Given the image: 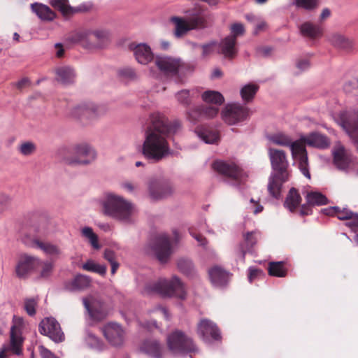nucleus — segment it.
Returning <instances> with one entry per match:
<instances>
[{
	"mask_svg": "<svg viewBox=\"0 0 358 358\" xmlns=\"http://www.w3.org/2000/svg\"><path fill=\"white\" fill-rule=\"evenodd\" d=\"M180 128L178 120L170 122L162 113L154 112L150 115V125L145 131L142 153L147 159L158 162L171 154L167 138Z\"/></svg>",
	"mask_w": 358,
	"mask_h": 358,
	"instance_id": "nucleus-1",
	"label": "nucleus"
},
{
	"mask_svg": "<svg viewBox=\"0 0 358 358\" xmlns=\"http://www.w3.org/2000/svg\"><path fill=\"white\" fill-rule=\"evenodd\" d=\"M268 154L273 172L268 183V191L274 198L280 196L282 185L289 180V163L283 150L268 148Z\"/></svg>",
	"mask_w": 358,
	"mask_h": 358,
	"instance_id": "nucleus-2",
	"label": "nucleus"
},
{
	"mask_svg": "<svg viewBox=\"0 0 358 358\" xmlns=\"http://www.w3.org/2000/svg\"><path fill=\"white\" fill-rule=\"evenodd\" d=\"M102 205L105 215L126 224L135 222L136 207L123 196L112 192L107 193Z\"/></svg>",
	"mask_w": 358,
	"mask_h": 358,
	"instance_id": "nucleus-3",
	"label": "nucleus"
},
{
	"mask_svg": "<svg viewBox=\"0 0 358 358\" xmlns=\"http://www.w3.org/2000/svg\"><path fill=\"white\" fill-rule=\"evenodd\" d=\"M142 293L148 295L157 294L164 298L176 297L181 300L187 297L186 287L176 275H173L171 279L160 278L156 281L147 283Z\"/></svg>",
	"mask_w": 358,
	"mask_h": 358,
	"instance_id": "nucleus-4",
	"label": "nucleus"
},
{
	"mask_svg": "<svg viewBox=\"0 0 358 358\" xmlns=\"http://www.w3.org/2000/svg\"><path fill=\"white\" fill-rule=\"evenodd\" d=\"M267 138L273 144L289 147L291 150L293 158L298 162L301 172L307 178H310L307 152L305 146L301 141H293L289 136L282 133L268 136Z\"/></svg>",
	"mask_w": 358,
	"mask_h": 358,
	"instance_id": "nucleus-5",
	"label": "nucleus"
},
{
	"mask_svg": "<svg viewBox=\"0 0 358 358\" xmlns=\"http://www.w3.org/2000/svg\"><path fill=\"white\" fill-rule=\"evenodd\" d=\"M173 238L171 240L168 234H158L152 245V250L157 260L161 264L167 263L173 252V246L178 243L180 236L177 229H173Z\"/></svg>",
	"mask_w": 358,
	"mask_h": 358,
	"instance_id": "nucleus-6",
	"label": "nucleus"
},
{
	"mask_svg": "<svg viewBox=\"0 0 358 358\" xmlns=\"http://www.w3.org/2000/svg\"><path fill=\"white\" fill-rule=\"evenodd\" d=\"M166 343L169 350L175 355L196 350L192 339L180 330L171 333L167 336Z\"/></svg>",
	"mask_w": 358,
	"mask_h": 358,
	"instance_id": "nucleus-7",
	"label": "nucleus"
},
{
	"mask_svg": "<svg viewBox=\"0 0 358 358\" xmlns=\"http://www.w3.org/2000/svg\"><path fill=\"white\" fill-rule=\"evenodd\" d=\"M250 115V108L238 102L227 103L221 112L223 121L229 125H239Z\"/></svg>",
	"mask_w": 358,
	"mask_h": 358,
	"instance_id": "nucleus-8",
	"label": "nucleus"
},
{
	"mask_svg": "<svg viewBox=\"0 0 358 358\" xmlns=\"http://www.w3.org/2000/svg\"><path fill=\"white\" fill-rule=\"evenodd\" d=\"M72 153L73 156L64 157L65 163L71 166L87 165L96 157L93 148L85 143L76 145L72 149Z\"/></svg>",
	"mask_w": 358,
	"mask_h": 358,
	"instance_id": "nucleus-9",
	"label": "nucleus"
},
{
	"mask_svg": "<svg viewBox=\"0 0 358 358\" xmlns=\"http://www.w3.org/2000/svg\"><path fill=\"white\" fill-rule=\"evenodd\" d=\"M173 192L171 182L164 176L152 178L148 182V194L150 199L159 201L167 198Z\"/></svg>",
	"mask_w": 358,
	"mask_h": 358,
	"instance_id": "nucleus-10",
	"label": "nucleus"
},
{
	"mask_svg": "<svg viewBox=\"0 0 358 358\" xmlns=\"http://www.w3.org/2000/svg\"><path fill=\"white\" fill-rule=\"evenodd\" d=\"M212 168L217 173L230 180L236 182V183H233V185L241 182L246 176L243 171L234 163H228L222 160H217L212 164Z\"/></svg>",
	"mask_w": 358,
	"mask_h": 358,
	"instance_id": "nucleus-11",
	"label": "nucleus"
},
{
	"mask_svg": "<svg viewBox=\"0 0 358 358\" xmlns=\"http://www.w3.org/2000/svg\"><path fill=\"white\" fill-rule=\"evenodd\" d=\"M39 332L48 336L55 343H60L64 340V335L60 325L53 317H46L41 322Z\"/></svg>",
	"mask_w": 358,
	"mask_h": 358,
	"instance_id": "nucleus-12",
	"label": "nucleus"
},
{
	"mask_svg": "<svg viewBox=\"0 0 358 358\" xmlns=\"http://www.w3.org/2000/svg\"><path fill=\"white\" fill-rule=\"evenodd\" d=\"M198 334L206 343H211L221 338L220 332L216 324L207 319H202L197 325Z\"/></svg>",
	"mask_w": 358,
	"mask_h": 358,
	"instance_id": "nucleus-13",
	"label": "nucleus"
},
{
	"mask_svg": "<svg viewBox=\"0 0 358 358\" xmlns=\"http://www.w3.org/2000/svg\"><path fill=\"white\" fill-rule=\"evenodd\" d=\"M41 265V261L39 258L23 255L16 265L15 271L19 278H25L29 274L36 271Z\"/></svg>",
	"mask_w": 358,
	"mask_h": 358,
	"instance_id": "nucleus-14",
	"label": "nucleus"
},
{
	"mask_svg": "<svg viewBox=\"0 0 358 358\" xmlns=\"http://www.w3.org/2000/svg\"><path fill=\"white\" fill-rule=\"evenodd\" d=\"M83 305L90 317L95 320H101L107 315L104 304L97 298L89 296L83 299Z\"/></svg>",
	"mask_w": 358,
	"mask_h": 358,
	"instance_id": "nucleus-15",
	"label": "nucleus"
},
{
	"mask_svg": "<svg viewBox=\"0 0 358 358\" xmlns=\"http://www.w3.org/2000/svg\"><path fill=\"white\" fill-rule=\"evenodd\" d=\"M333 156L336 166L340 170L348 171L352 162L350 152L338 143L333 150Z\"/></svg>",
	"mask_w": 358,
	"mask_h": 358,
	"instance_id": "nucleus-16",
	"label": "nucleus"
},
{
	"mask_svg": "<svg viewBox=\"0 0 358 358\" xmlns=\"http://www.w3.org/2000/svg\"><path fill=\"white\" fill-rule=\"evenodd\" d=\"M25 322L22 317L14 316L13 318V324L10 327V341L9 343L22 350L24 338L22 333L25 329Z\"/></svg>",
	"mask_w": 358,
	"mask_h": 358,
	"instance_id": "nucleus-17",
	"label": "nucleus"
},
{
	"mask_svg": "<svg viewBox=\"0 0 358 358\" xmlns=\"http://www.w3.org/2000/svg\"><path fill=\"white\" fill-rule=\"evenodd\" d=\"M103 332L108 342L119 346L123 343L124 332L120 325L117 323H108L103 328Z\"/></svg>",
	"mask_w": 358,
	"mask_h": 358,
	"instance_id": "nucleus-18",
	"label": "nucleus"
},
{
	"mask_svg": "<svg viewBox=\"0 0 358 358\" xmlns=\"http://www.w3.org/2000/svg\"><path fill=\"white\" fill-rule=\"evenodd\" d=\"M340 124L350 136L358 134V113L356 111L341 113Z\"/></svg>",
	"mask_w": 358,
	"mask_h": 358,
	"instance_id": "nucleus-19",
	"label": "nucleus"
},
{
	"mask_svg": "<svg viewBox=\"0 0 358 358\" xmlns=\"http://www.w3.org/2000/svg\"><path fill=\"white\" fill-rule=\"evenodd\" d=\"M135 59L142 65H147L154 59V54L146 43L132 44L130 45Z\"/></svg>",
	"mask_w": 358,
	"mask_h": 358,
	"instance_id": "nucleus-20",
	"label": "nucleus"
},
{
	"mask_svg": "<svg viewBox=\"0 0 358 358\" xmlns=\"http://www.w3.org/2000/svg\"><path fill=\"white\" fill-rule=\"evenodd\" d=\"M141 350L150 358H166L164 346L155 339H148L143 342Z\"/></svg>",
	"mask_w": 358,
	"mask_h": 358,
	"instance_id": "nucleus-21",
	"label": "nucleus"
},
{
	"mask_svg": "<svg viewBox=\"0 0 358 358\" xmlns=\"http://www.w3.org/2000/svg\"><path fill=\"white\" fill-rule=\"evenodd\" d=\"M302 144H306L309 146L325 149L330 145L329 139L324 134L319 132H312L308 135L302 136L300 140Z\"/></svg>",
	"mask_w": 358,
	"mask_h": 358,
	"instance_id": "nucleus-22",
	"label": "nucleus"
},
{
	"mask_svg": "<svg viewBox=\"0 0 358 358\" xmlns=\"http://www.w3.org/2000/svg\"><path fill=\"white\" fill-rule=\"evenodd\" d=\"M157 68L167 74L176 73L180 66V60L170 57L157 56L155 60Z\"/></svg>",
	"mask_w": 358,
	"mask_h": 358,
	"instance_id": "nucleus-23",
	"label": "nucleus"
},
{
	"mask_svg": "<svg viewBox=\"0 0 358 358\" xmlns=\"http://www.w3.org/2000/svg\"><path fill=\"white\" fill-rule=\"evenodd\" d=\"M208 275L213 285L218 288L226 286L230 278L229 273L218 266H215L210 268Z\"/></svg>",
	"mask_w": 358,
	"mask_h": 358,
	"instance_id": "nucleus-24",
	"label": "nucleus"
},
{
	"mask_svg": "<svg viewBox=\"0 0 358 358\" xmlns=\"http://www.w3.org/2000/svg\"><path fill=\"white\" fill-rule=\"evenodd\" d=\"M256 234V232L252 231L248 232L244 235V241L240 244L236 251L239 261L244 262L245 254L252 253L253 252V247L257 242Z\"/></svg>",
	"mask_w": 358,
	"mask_h": 358,
	"instance_id": "nucleus-25",
	"label": "nucleus"
},
{
	"mask_svg": "<svg viewBox=\"0 0 358 358\" xmlns=\"http://www.w3.org/2000/svg\"><path fill=\"white\" fill-rule=\"evenodd\" d=\"M99 108L93 104L80 103L71 110V115L75 118H91L99 115Z\"/></svg>",
	"mask_w": 358,
	"mask_h": 358,
	"instance_id": "nucleus-26",
	"label": "nucleus"
},
{
	"mask_svg": "<svg viewBox=\"0 0 358 358\" xmlns=\"http://www.w3.org/2000/svg\"><path fill=\"white\" fill-rule=\"evenodd\" d=\"M195 134L206 144H217L220 141L219 133L206 126H199L195 129Z\"/></svg>",
	"mask_w": 358,
	"mask_h": 358,
	"instance_id": "nucleus-27",
	"label": "nucleus"
},
{
	"mask_svg": "<svg viewBox=\"0 0 358 358\" xmlns=\"http://www.w3.org/2000/svg\"><path fill=\"white\" fill-rule=\"evenodd\" d=\"M90 29L76 31L71 33L66 38L69 42L80 43L86 48H92L93 40L90 38Z\"/></svg>",
	"mask_w": 358,
	"mask_h": 358,
	"instance_id": "nucleus-28",
	"label": "nucleus"
},
{
	"mask_svg": "<svg viewBox=\"0 0 358 358\" xmlns=\"http://www.w3.org/2000/svg\"><path fill=\"white\" fill-rule=\"evenodd\" d=\"M204 231L209 234H214L213 231L208 228L205 220H201L194 227L189 229L190 235L198 242L199 245L203 247H206L208 243L206 238L200 234Z\"/></svg>",
	"mask_w": 358,
	"mask_h": 358,
	"instance_id": "nucleus-29",
	"label": "nucleus"
},
{
	"mask_svg": "<svg viewBox=\"0 0 358 358\" xmlns=\"http://www.w3.org/2000/svg\"><path fill=\"white\" fill-rule=\"evenodd\" d=\"M220 52L229 59H233L238 52L236 40L233 36H227L223 38L220 45Z\"/></svg>",
	"mask_w": 358,
	"mask_h": 358,
	"instance_id": "nucleus-30",
	"label": "nucleus"
},
{
	"mask_svg": "<svg viewBox=\"0 0 358 358\" xmlns=\"http://www.w3.org/2000/svg\"><path fill=\"white\" fill-rule=\"evenodd\" d=\"M328 40L334 47L345 52H349L354 48L353 41L341 34L334 33L329 35Z\"/></svg>",
	"mask_w": 358,
	"mask_h": 358,
	"instance_id": "nucleus-31",
	"label": "nucleus"
},
{
	"mask_svg": "<svg viewBox=\"0 0 358 358\" xmlns=\"http://www.w3.org/2000/svg\"><path fill=\"white\" fill-rule=\"evenodd\" d=\"M55 71L56 80L63 85L71 84L75 80V71L69 66H58L55 69Z\"/></svg>",
	"mask_w": 358,
	"mask_h": 358,
	"instance_id": "nucleus-32",
	"label": "nucleus"
},
{
	"mask_svg": "<svg viewBox=\"0 0 358 358\" xmlns=\"http://www.w3.org/2000/svg\"><path fill=\"white\" fill-rule=\"evenodd\" d=\"M91 279L85 275H78L73 280L65 284V288L69 291L85 289L90 286Z\"/></svg>",
	"mask_w": 358,
	"mask_h": 358,
	"instance_id": "nucleus-33",
	"label": "nucleus"
},
{
	"mask_svg": "<svg viewBox=\"0 0 358 358\" xmlns=\"http://www.w3.org/2000/svg\"><path fill=\"white\" fill-rule=\"evenodd\" d=\"M90 38L93 40L92 48H100L105 45L110 38V33L103 29H90Z\"/></svg>",
	"mask_w": 358,
	"mask_h": 358,
	"instance_id": "nucleus-34",
	"label": "nucleus"
},
{
	"mask_svg": "<svg viewBox=\"0 0 358 358\" xmlns=\"http://www.w3.org/2000/svg\"><path fill=\"white\" fill-rule=\"evenodd\" d=\"M32 247L37 248L46 255L52 257H58L62 253L60 248L57 245L50 242H42L37 238L33 240Z\"/></svg>",
	"mask_w": 358,
	"mask_h": 358,
	"instance_id": "nucleus-35",
	"label": "nucleus"
},
{
	"mask_svg": "<svg viewBox=\"0 0 358 358\" xmlns=\"http://www.w3.org/2000/svg\"><path fill=\"white\" fill-rule=\"evenodd\" d=\"M301 197L295 188L289 191L284 202V206L290 212H294L301 204Z\"/></svg>",
	"mask_w": 358,
	"mask_h": 358,
	"instance_id": "nucleus-36",
	"label": "nucleus"
},
{
	"mask_svg": "<svg viewBox=\"0 0 358 358\" xmlns=\"http://www.w3.org/2000/svg\"><path fill=\"white\" fill-rule=\"evenodd\" d=\"M31 9L43 20L50 21L55 17L54 12L48 6L43 4L33 3L31 4Z\"/></svg>",
	"mask_w": 358,
	"mask_h": 358,
	"instance_id": "nucleus-37",
	"label": "nucleus"
},
{
	"mask_svg": "<svg viewBox=\"0 0 358 358\" xmlns=\"http://www.w3.org/2000/svg\"><path fill=\"white\" fill-rule=\"evenodd\" d=\"M171 21L175 24L174 35L176 38H180L188 31L192 30L188 20L179 17H172Z\"/></svg>",
	"mask_w": 358,
	"mask_h": 358,
	"instance_id": "nucleus-38",
	"label": "nucleus"
},
{
	"mask_svg": "<svg viewBox=\"0 0 358 358\" xmlns=\"http://www.w3.org/2000/svg\"><path fill=\"white\" fill-rule=\"evenodd\" d=\"M259 90V86L255 83L244 85L240 90V94L245 103L251 102Z\"/></svg>",
	"mask_w": 358,
	"mask_h": 358,
	"instance_id": "nucleus-39",
	"label": "nucleus"
},
{
	"mask_svg": "<svg viewBox=\"0 0 358 358\" xmlns=\"http://www.w3.org/2000/svg\"><path fill=\"white\" fill-rule=\"evenodd\" d=\"M300 31L303 36L311 38H315L320 36L322 34V29L320 27L308 22H304L301 25Z\"/></svg>",
	"mask_w": 358,
	"mask_h": 358,
	"instance_id": "nucleus-40",
	"label": "nucleus"
},
{
	"mask_svg": "<svg viewBox=\"0 0 358 358\" xmlns=\"http://www.w3.org/2000/svg\"><path fill=\"white\" fill-rule=\"evenodd\" d=\"M202 100L208 103H213L217 106L222 105L224 101L222 94L214 90H207L201 94Z\"/></svg>",
	"mask_w": 358,
	"mask_h": 358,
	"instance_id": "nucleus-41",
	"label": "nucleus"
},
{
	"mask_svg": "<svg viewBox=\"0 0 358 358\" xmlns=\"http://www.w3.org/2000/svg\"><path fill=\"white\" fill-rule=\"evenodd\" d=\"M177 267L178 270L187 276H194L196 274V270L192 261L188 258L182 257L177 261Z\"/></svg>",
	"mask_w": 358,
	"mask_h": 358,
	"instance_id": "nucleus-42",
	"label": "nucleus"
},
{
	"mask_svg": "<svg viewBox=\"0 0 358 358\" xmlns=\"http://www.w3.org/2000/svg\"><path fill=\"white\" fill-rule=\"evenodd\" d=\"M322 212L328 215H336L341 220H348L352 216V212L347 208L341 209L339 207L334 206L322 210Z\"/></svg>",
	"mask_w": 358,
	"mask_h": 358,
	"instance_id": "nucleus-43",
	"label": "nucleus"
},
{
	"mask_svg": "<svg viewBox=\"0 0 358 358\" xmlns=\"http://www.w3.org/2000/svg\"><path fill=\"white\" fill-rule=\"evenodd\" d=\"M308 204L310 206L325 205L328 202L327 198L319 192L311 191L306 196Z\"/></svg>",
	"mask_w": 358,
	"mask_h": 358,
	"instance_id": "nucleus-44",
	"label": "nucleus"
},
{
	"mask_svg": "<svg viewBox=\"0 0 358 358\" xmlns=\"http://www.w3.org/2000/svg\"><path fill=\"white\" fill-rule=\"evenodd\" d=\"M80 232L81 235L89 241L91 246L94 250H99L101 248V245L99 243L98 236L94 232L92 227H85L82 228Z\"/></svg>",
	"mask_w": 358,
	"mask_h": 358,
	"instance_id": "nucleus-45",
	"label": "nucleus"
},
{
	"mask_svg": "<svg viewBox=\"0 0 358 358\" xmlns=\"http://www.w3.org/2000/svg\"><path fill=\"white\" fill-rule=\"evenodd\" d=\"M199 94V91L197 89L192 90H182L176 94V97L178 102L187 106L191 103V97L197 96Z\"/></svg>",
	"mask_w": 358,
	"mask_h": 358,
	"instance_id": "nucleus-46",
	"label": "nucleus"
},
{
	"mask_svg": "<svg viewBox=\"0 0 358 358\" xmlns=\"http://www.w3.org/2000/svg\"><path fill=\"white\" fill-rule=\"evenodd\" d=\"M83 270L90 272L98 273L101 275H104L106 273L107 268L103 264H100L93 260H87L82 265Z\"/></svg>",
	"mask_w": 358,
	"mask_h": 358,
	"instance_id": "nucleus-47",
	"label": "nucleus"
},
{
	"mask_svg": "<svg viewBox=\"0 0 358 358\" xmlns=\"http://www.w3.org/2000/svg\"><path fill=\"white\" fill-rule=\"evenodd\" d=\"M22 350L20 349L19 347H16L14 345L8 343L4 344L0 349V358H8L10 354L16 355H20Z\"/></svg>",
	"mask_w": 358,
	"mask_h": 358,
	"instance_id": "nucleus-48",
	"label": "nucleus"
},
{
	"mask_svg": "<svg viewBox=\"0 0 358 358\" xmlns=\"http://www.w3.org/2000/svg\"><path fill=\"white\" fill-rule=\"evenodd\" d=\"M268 273L276 277H284L286 271L284 268L282 262H271L268 266Z\"/></svg>",
	"mask_w": 358,
	"mask_h": 358,
	"instance_id": "nucleus-49",
	"label": "nucleus"
},
{
	"mask_svg": "<svg viewBox=\"0 0 358 358\" xmlns=\"http://www.w3.org/2000/svg\"><path fill=\"white\" fill-rule=\"evenodd\" d=\"M86 344L91 348L100 350L102 349L101 341L92 332H87L85 337Z\"/></svg>",
	"mask_w": 358,
	"mask_h": 358,
	"instance_id": "nucleus-50",
	"label": "nucleus"
},
{
	"mask_svg": "<svg viewBox=\"0 0 358 358\" xmlns=\"http://www.w3.org/2000/svg\"><path fill=\"white\" fill-rule=\"evenodd\" d=\"M187 20L191 29L204 28L206 26V20L203 15H196Z\"/></svg>",
	"mask_w": 358,
	"mask_h": 358,
	"instance_id": "nucleus-51",
	"label": "nucleus"
},
{
	"mask_svg": "<svg viewBox=\"0 0 358 358\" xmlns=\"http://www.w3.org/2000/svg\"><path fill=\"white\" fill-rule=\"evenodd\" d=\"M118 76L126 80H134L137 78L136 71L129 66H125L118 70Z\"/></svg>",
	"mask_w": 358,
	"mask_h": 358,
	"instance_id": "nucleus-52",
	"label": "nucleus"
},
{
	"mask_svg": "<svg viewBox=\"0 0 358 358\" xmlns=\"http://www.w3.org/2000/svg\"><path fill=\"white\" fill-rule=\"evenodd\" d=\"M36 150V144L31 141L23 142L18 146L19 152L24 156H29L34 154Z\"/></svg>",
	"mask_w": 358,
	"mask_h": 358,
	"instance_id": "nucleus-53",
	"label": "nucleus"
},
{
	"mask_svg": "<svg viewBox=\"0 0 358 358\" xmlns=\"http://www.w3.org/2000/svg\"><path fill=\"white\" fill-rule=\"evenodd\" d=\"M50 3L52 7L60 10L64 15H67L71 11L68 0H50Z\"/></svg>",
	"mask_w": 358,
	"mask_h": 358,
	"instance_id": "nucleus-54",
	"label": "nucleus"
},
{
	"mask_svg": "<svg viewBox=\"0 0 358 358\" xmlns=\"http://www.w3.org/2000/svg\"><path fill=\"white\" fill-rule=\"evenodd\" d=\"M293 4L298 8L311 10L318 6V0H294Z\"/></svg>",
	"mask_w": 358,
	"mask_h": 358,
	"instance_id": "nucleus-55",
	"label": "nucleus"
},
{
	"mask_svg": "<svg viewBox=\"0 0 358 358\" xmlns=\"http://www.w3.org/2000/svg\"><path fill=\"white\" fill-rule=\"evenodd\" d=\"M36 305L37 301L35 299H26L24 300V308L29 315L34 316L36 313Z\"/></svg>",
	"mask_w": 358,
	"mask_h": 358,
	"instance_id": "nucleus-56",
	"label": "nucleus"
},
{
	"mask_svg": "<svg viewBox=\"0 0 358 358\" xmlns=\"http://www.w3.org/2000/svg\"><path fill=\"white\" fill-rule=\"evenodd\" d=\"M188 119L192 122H196L203 119L202 107H196L188 112Z\"/></svg>",
	"mask_w": 358,
	"mask_h": 358,
	"instance_id": "nucleus-57",
	"label": "nucleus"
},
{
	"mask_svg": "<svg viewBox=\"0 0 358 358\" xmlns=\"http://www.w3.org/2000/svg\"><path fill=\"white\" fill-rule=\"evenodd\" d=\"M149 314L155 313L157 315L162 316L166 320H169L171 318V315L168 311V310L163 306H157L153 308L148 310Z\"/></svg>",
	"mask_w": 358,
	"mask_h": 358,
	"instance_id": "nucleus-58",
	"label": "nucleus"
},
{
	"mask_svg": "<svg viewBox=\"0 0 358 358\" xmlns=\"http://www.w3.org/2000/svg\"><path fill=\"white\" fill-rule=\"evenodd\" d=\"M203 118L213 119L217 116L219 112L217 106H202Z\"/></svg>",
	"mask_w": 358,
	"mask_h": 358,
	"instance_id": "nucleus-59",
	"label": "nucleus"
},
{
	"mask_svg": "<svg viewBox=\"0 0 358 358\" xmlns=\"http://www.w3.org/2000/svg\"><path fill=\"white\" fill-rule=\"evenodd\" d=\"M231 34L229 36H233L234 38H237V37L242 36L245 33V27L242 23L236 22L231 25L230 27Z\"/></svg>",
	"mask_w": 358,
	"mask_h": 358,
	"instance_id": "nucleus-60",
	"label": "nucleus"
},
{
	"mask_svg": "<svg viewBox=\"0 0 358 358\" xmlns=\"http://www.w3.org/2000/svg\"><path fill=\"white\" fill-rule=\"evenodd\" d=\"M247 209L253 214L257 215L263 210V206L259 203L258 201L250 199L246 206Z\"/></svg>",
	"mask_w": 358,
	"mask_h": 358,
	"instance_id": "nucleus-61",
	"label": "nucleus"
},
{
	"mask_svg": "<svg viewBox=\"0 0 358 358\" xmlns=\"http://www.w3.org/2000/svg\"><path fill=\"white\" fill-rule=\"evenodd\" d=\"M217 46V42L215 41H211L210 43L203 44L201 45V48L203 50L202 51V57H206L210 55H212Z\"/></svg>",
	"mask_w": 358,
	"mask_h": 358,
	"instance_id": "nucleus-62",
	"label": "nucleus"
},
{
	"mask_svg": "<svg viewBox=\"0 0 358 358\" xmlns=\"http://www.w3.org/2000/svg\"><path fill=\"white\" fill-rule=\"evenodd\" d=\"M41 266H42L41 276L43 278L49 276L53 268L52 263L49 262H41Z\"/></svg>",
	"mask_w": 358,
	"mask_h": 358,
	"instance_id": "nucleus-63",
	"label": "nucleus"
},
{
	"mask_svg": "<svg viewBox=\"0 0 358 358\" xmlns=\"http://www.w3.org/2000/svg\"><path fill=\"white\" fill-rule=\"evenodd\" d=\"M38 350L42 358H59L42 345L38 346Z\"/></svg>",
	"mask_w": 358,
	"mask_h": 358,
	"instance_id": "nucleus-64",
	"label": "nucleus"
}]
</instances>
